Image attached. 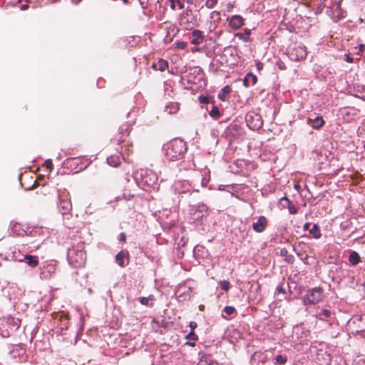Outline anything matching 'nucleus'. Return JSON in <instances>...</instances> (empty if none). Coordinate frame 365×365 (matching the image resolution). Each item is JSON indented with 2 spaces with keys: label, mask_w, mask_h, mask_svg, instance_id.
<instances>
[{
  "label": "nucleus",
  "mask_w": 365,
  "mask_h": 365,
  "mask_svg": "<svg viewBox=\"0 0 365 365\" xmlns=\"http://www.w3.org/2000/svg\"><path fill=\"white\" fill-rule=\"evenodd\" d=\"M165 158L170 161L181 159L187 151V145L180 138H175L163 146Z\"/></svg>",
  "instance_id": "obj_1"
},
{
  "label": "nucleus",
  "mask_w": 365,
  "mask_h": 365,
  "mask_svg": "<svg viewBox=\"0 0 365 365\" xmlns=\"http://www.w3.org/2000/svg\"><path fill=\"white\" fill-rule=\"evenodd\" d=\"M234 8V4L232 3H228L227 5H226V11L227 12H231L232 11Z\"/></svg>",
  "instance_id": "obj_54"
},
{
  "label": "nucleus",
  "mask_w": 365,
  "mask_h": 365,
  "mask_svg": "<svg viewBox=\"0 0 365 365\" xmlns=\"http://www.w3.org/2000/svg\"><path fill=\"white\" fill-rule=\"evenodd\" d=\"M220 288L224 291H228L230 289V282L228 281H220Z\"/></svg>",
  "instance_id": "obj_45"
},
{
  "label": "nucleus",
  "mask_w": 365,
  "mask_h": 365,
  "mask_svg": "<svg viewBox=\"0 0 365 365\" xmlns=\"http://www.w3.org/2000/svg\"><path fill=\"white\" fill-rule=\"evenodd\" d=\"M24 351H25L21 346L19 344L11 345V349L9 351V355L13 359H16L17 357L23 355Z\"/></svg>",
  "instance_id": "obj_17"
},
{
  "label": "nucleus",
  "mask_w": 365,
  "mask_h": 365,
  "mask_svg": "<svg viewBox=\"0 0 365 365\" xmlns=\"http://www.w3.org/2000/svg\"><path fill=\"white\" fill-rule=\"evenodd\" d=\"M202 250H204V247L202 246H200V245H197L195 247L194 250H193V253L194 255L196 256V257H198L199 256V254L198 252L200 251H201Z\"/></svg>",
  "instance_id": "obj_49"
},
{
  "label": "nucleus",
  "mask_w": 365,
  "mask_h": 365,
  "mask_svg": "<svg viewBox=\"0 0 365 365\" xmlns=\"http://www.w3.org/2000/svg\"><path fill=\"white\" fill-rule=\"evenodd\" d=\"M247 126L252 130H258L263 125L262 117L255 112H248L245 115Z\"/></svg>",
  "instance_id": "obj_7"
},
{
  "label": "nucleus",
  "mask_w": 365,
  "mask_h": 365,
  "mask_svg": "<svg viewBox=\"0 0 365 365\" xmlns=\"http://www.w3.org/2000/svg\"><path fill=\"white\" fill-rule=\"evenodd\" d=\"M324 7V5H323V4H320L318 5V7H317V13H322V11H323V9Z\"/></svg>",
  "instance_id": "obj_59"
},
{
  "label": "nucleus",
  "mask_w": 365,
  "mask_h": 365,
  "mask_svg": "<svg viewBox=\"0 0 365 365\" xmlns=\"http://www.w3.org/2000/svg\"><path fill=\"white\" fill-rule=\"evenodd\" d=\"M25 226H22L21 225H14L13 227H12V230L14 232L19 234V235H22L24 233H26V231L24 230L23 227H24Z\"/></svg>",
  "instance_id": "obj_42"
},
{
  "label": "nucleus",
  "mask_w": 365,
  "mask_h": 365,
  "mask_svg": "<svg viewBox=\"0 0 365 365\" xmlns=\"http://www.w3.org/2000/svg\"><path fill=\"white\" fill-rule=\"evenodd\" d=\"M257 81V77L255 74L249 73L245 76L243 84L245 87H249L251 85L254 86Z\"/></svg>",
  "instance_id": "obj_21"
},
{
  "label": "nucleus",
  "mask_w": 365,
  "mask_h": 365,
  "mask_svg": "<svg viewBox=\"0 0 365 365\" xmlns=\"http://www.w3.org/2000/svg\"><path fill=\"white\" fill-rule=\"evenodd\" d=\"M209 114L215 120L218 119L221 116L219 108L215 105H212L211 110L209 111Z\"/></svg>",
  "instance_id": "obj_35"
},
{
  "label": "nucleus",
  "mask_w": 365,
  "mask_h": 365,
  "mask_svg": "<svg viewBox=\"0 0 365 365\" xmlns=\"http://www.w3.org/2000/svg\"><path fill=\"white\" fill-rule=\"evenodd\" d=\"M175 45L178 48L185 49L187 46V43L185 41H176Z\"/></svg>",
  "instance_id": "obj_46"
},
{
  "label": "nucleus",
  "mask_w": 365,
  "mask_h": 365,
  "mask_svg": "<svg viewBox=\"0 0 365 365\" xmlns=\"http://www.w3.org/2000/svg\"><path fill=\"white\" fill-rule=\"evenodd\" d=\"M208 215V207L204 205L200 204L193 206L191 210L190 216L191 220L197 225H202L207 220Z\"/></svg>",
  "instance_id": "obj_4"
},
{
  "label": "nucleus",
  "mask_w": 365,
  "mask_h": 365,
  "mask_svg": "<svg viewBox=\"0 0 365 365\" xmlns=\"http://www.w3.org/2000/svg\"><path fill=\"white\" fill-rule=\"evenodd\" d=\"M230 90L231 89H230V86H225L220 91V93L218 94V98L220 100L224 101L226 96L228 95V93L230 92Z\"/></svg>",
  "instance_id": "obj_37"
},
{
  "label": "nucleus",
  "mask_w": 365,
  "mask_h": 365,
  "mask_svg": "<svg viewBox=\"0 0 365 365\" xmlns=\"http://www.w3.org/2000/svg\"><path fill=\"white\" fill-rule=\"evenodd\" d=\"M336 12H339V11H341V15H336V20H339V19H343L345 17V12L343 11V9H341V7L340 6L339 8H336Z\"/></svg>",
  "instance_id": "obj_48"
},
{
  "label": "nucleus",
  "mask_w": 365,
  "mask_h": 365,
  "mask_svg": "<svg viewBox=\"0 0 365 365\" xmlns=\"http://www.w3.org/2000/svg\"><path fill=\"white\" fill-rule=\"evenodd\" d=\"M312 351L316 349V361L319 365H328L331 361L330 354L323 349H317L313 346Z\"/></svg>",
  "instance_id": "obj_10"
},
{
  "label": "nucleus",
  "mask_w": 365,
  "mask_h": 365,
  "mask_svg": "<svg viewBox=\"0 0 365 365\" xmlns=\"http://www.w3.org/2000/svg\"><path fill=\"white\" fill-rule=\"evenodd\" d=\"M58 209L62 215H66L70 213L72 210V204L71 200L67 198L66 196L59 197Z\"/></svg>",
  "instance_id": "obj_11"
},
{
  "label": "nucleus",
  "mask_w": 365,
  "mask_h": 365,
  "mask_svg": "<svg viewBox=\"0 0 365 365\" xmlns=\"http://www.w3.org/2000/svg\"><path fill=\"white\" fill-rule=\"evenodd\" d=\"M267 223L268 222L267 218L264 216L262 215L259 217L257 222H253L252 229L254 230L255 232L257 233L262 232L263 231L265 230L267 226Z\"/></svg>",
  "instance_id": "obj_16"
},
{
  "label": "nucleus",
  "mask_w": 365,
  "mask_h": 365,
  "mask_svg": "<svg viewBox=\"0 0 365 365\" xmlns=\"http://www.w3.org/2000/svg\"><path fill=\"white\" fill-rule=\"evenodd\" d=\"M195 167V165L192 160H183L180 163L179 165V169L181 170H192Z\"/></svg>",
  "instance_id": "obj_24"
},
{
  "label": "nucleus",
  "mask_w": 365,
  "mask_h": 365,
  "mask_svg": "<svg viewBox=\"0 0 365 365\" xmlns=\"http://www.w3.org/2000/svg\"><path fill=\"white\" fill-rule=\"evenodd\" d=\"M361 257L359 253L356 251H351L349 261L351 265H356L360 262Z\"/></svg>",
  "instance_id": "obj_26"
},
{
  "label": "nucleus",
  "mask_w": 365,
  "mask_h": 365,
  "mask_svg": "<svg viewBox=\"0 0 365 365\" xmlns=\"http://www.w3.org/2000/svg\"><path fill=\"white\" fill-rule=\"evenodd\" d=\"M200 359L207 361V364H206V365H219L217 361L211 359L208 356H204V357L201 358Z\"/></svg>",
  "instance_id": "obj_47"
},
{
  "label": "nucleus",
  "mask_w": 365,
  "mask_h": 365,
  "mask_svg": "<svg viewBox=\"0 0 365 365\" xmlns=\"http://www.w3.org/2000/svg\"><path fill=\"white\" fill-rule=\"evenodd\" d=\"M217 3L218 0H206L205 5L207 9H211L215 8Z\"/></svg>",
  "instance_id": "obj_44"
},
{
  "label": "nucleus",
  "mask_w": 365,
  "mask_h": 365,
  "mask_svg": "<svg viewBox=\"0 0 365 365\" xmlns=\"http://www.w3.org/2000/svg\"><path fill=\"white\" fill-rule=\"evenodd\" d=\"M223 312H225L226 315L229 316L236 313V309L232 306H226L223 309Z\"/></svg>",
  "instance_id": "obj_43"
},
{
  "label": "nucleus",
  "mask_w": 365,
  "mask_h": 365,
  "mask_svg": "<svg viewBox=\"0 0 365 365\" xmlns=\"http://www.w3.org/2000/svg\"><path fill=\"white\" fill-rule=\"evenodd\" d=\"M346 61L349 63H352L354 61V58L349 55H346Z\"/></svg>",
  "instance_id": "obj_61"
},
{
  "label": "nucleus",
  "mask_w": 365,
  "mask_h": 365,
  "mask_svg": "<svg viewBox=\"0 0 365 365\" xmlns=\"http://www.w3.org/2000/svg\"><path fill=\"white\" fill-rule=\"evenodd\" d=\"M179 104L175 102H171L165 106L164 111L168 114H175L179 110Z\"/></svg>",
  "instance_id": "obj_23"
},
{
  "label": "nucleus",
  "mask_w": 365,
  "mask_h": 365,
  "mask_svg": "<svg viewBox=\"0 0 365 365\" xmlns=\"http://www.w3.org/2000/svg\"><path fill=\"white\" fill-rule=\"evenodd\" d=\"M107 163L110 166L117 167L120 163V158L117 155H111L107 158Z\"/></svg>",
  "instance_id": "obj_33"
},
{
  "label": "nucleus",
  "mask_w": 365,
  "mask_h": 365,
  "mask_svg": "<svg viewBox=\"0 0 365 365\" xmlns=\"http://www.w3.org/2000/svg\"><path fill=\"white\" fill-rule=\"evenodd\" d=\"M47 171L49 170L51 171V170L52 169V166H53V163H52V160H50V159H47Z\"/></svg>",
  "instance_id": "obj_57"
},
{
  "label": "nucleus",
  "mask_w": 365,
  "mask_h": 365,
  "mask_svg": "<svg viewBox=\"0 0 365 365\" xmlns=\"http://www.w3.org/2000/svg\"><path fill=\"white\" fill-rule=\"evenodd\" d=\"M350 93L355 97L365 101V86L358 83L353 84Z\"/></svg>",
  "instance_id": "obj_15"
},
{
  "label": "nucleus",
  "mask_w": 365,
  "mask_h": 365,
  "mask_svg": "<svg viewBox=\"0 0 365 365\" xmlns=\"http://www.w3.org/2000/svg\"><path fill=\"white\" fill-rule=\"evenodd\" d=\"M286 291H285V289L283 287L282 285H278L276 288V294H285Z\"/></svg>",
  "instance_id": "obj_51"
},
{
  "label": "nucleus",
  "mask_w": 365,
  "mask_h": 365,
  "mask_svg": "<svg viewBox=\"0 0 365 365\" xmlns=\"http://www.w3.org/2000/svg\"><path fill=\"white\" fill-rule=\"evenodd\" d=\"M309 232L314 239H319L322 237L320 227L317 224H314L312 227L309 230Z\"/></svg>",
  "instance_id": "obj_28"
},
{
  "label": "nucleus",
  "mask_w": 365,
  "mask_h": 365,
  "mask_svg": "<svg viewBox=\"0 0 365 365\" xmlns=\"http://www.w3.org/2000/svg\"><path fill=\"white\" fill-rule=\"evenodd\" d=\"M199 101L201 103H204V104H207V103H214V101L212 99V98L211 96H200L199 98Z\"/></svg>",
  "instance_id": "obj_40"
},
{
  "label": "nucleus",
  "mask_w": 365,
  "mask_h": 365,
  "mask_svg": "<svg viewBox=\"0 0 365 365\" xmlns=\"http://www.w3.org/2000/svg\"><path fill=\"white\" fill-rule=\"evenodd\" d=\"M280 255L284 257V259L288 263H293L294 261V257L292 255L289 254L288 250L286 248L280 250Z\"/></svg>",
  "instance_id": "obj_29"
},
{
  "label": "nucleus",
  "mask_w": 365,
  "mask_h": 365,
  "mask_svg": "<svg viewBox=\"0 0 365 365\" xmlns=\"http://www.w3.org/2000/svg\"><path fill=\"white\" fill-rule=\"evenodd\" d=\"M348 324L352 331L361 333L365 336V315L354 316Z\"/></svg>",
  "instance_id": "obj_6"
},
{
  "label": "nucleus",
  "mask_w": 365,
  "mask_h": 365,
  "mask_svg": "<svg viewBox=\"0 0 365 365\" xmlns=\"http://www.w3.org/2000/svg\"><path fill=\"white\" fill-rule=\"evenodd\" d=\"M29 8V6L27 4H23L21 6L20 9L22 11L26 10Z\"/></svg>",
  "instance_id": "obj_64"
},
{
  "label": "nucleus",
  "mask_w": 365,
  "mask_h": 365,
  "mask_svg": "<svg viewBox=\"0 0 365 365\" xmlns=\"http://www.w3.org/2000/svg\"><path fill=\"white\" fill-rule=\"evenodd\" d=\"M119 240L120 242H125L126 240V235L124 232H121L119 236Z\"/></svg>",
  "instance_id": "obj_58"
},
{
  "label": "nucleus",
  "mask_w": 365,
  "mask_h": 365,
  "mask_svg": "<svg viewBox=\"0 0 365 365\" xmlns=\"http://www.w3.org/2000/svg\"><path fill=\"white\" fill-rule=\"evenodd\" d=\"M169 1L170 2V8L173 10L175 9L176 6L178 7V9L184 8V4L180 0H169Z\"/></svg>",
  "instance_id": "obj_38"
},
{
  "label": "nucleus",
  "mask_w": 365,
  "mask_h": 365,
  "mask_svg": "<svg viewBox=\"0 0 365 365\" xmlns=\"http://www.w3.org/2000/svg\"><path fill=\"white\" fill-rule=\"evenodd\" d=\"M128 256V252L126 250H121L115 255V262L121 267L125 266V258Z\"/></svg>",
  "instance_id": "obj_22"
},
{
  "label": "nucleus",
  "mask_w": 365,
  "mask_h": 365,
  "mask_svg": "<svg viewBox=\"0 0 365 365\" xmlns=\"http://www.w3.org/2000/svg\"><path fill=\"white\" fill-rule=\"evenodd\" d=\"M83 249V243L80 245L77 248L68 249L67 259L71 265L74 267H81L84 265L86 260V255Z\"/></svg>",
  "instance_id": "obj_2"
},
{
  "label": "nucleus",
  "mask_w": 365,
  "mask_h": 365,
  "mask_svg": "<svg viewBox=\"0 0 365 365\" xmlns=\"http://www.w3.org/2000/svg\"><path fill=\"white\" fill-rule=\"evenodd\" d=\"M310 223L309 222H306L304 225V230H309V226H310Z\"/></svg>",
  "instance_id": "obj_62"
},
{
  "label": "nucleus",
  "mask_w": 365,
  "mask_h": 365,
  "mask_svg": "<svg viewBox=\"0 0 365 365\" xmlns=\"http://www.w3.org/2000/svg\"><path fill=\"white\" fill-rule=\"evenodd\" d=\"M228 26L232 29L237 30L245 24V19L240 15H233L227 18Z\"/></svg>",
  "instance_id": "obj_12"
},
{
  "label": "nucleus",
  "mask_w": 365,
  "mask_h": 365,
  "mask_svg": "<svg viewBox=\"0 0 365 365\" xmlns=\"http://www.w3.org/2000/svg\"><path fill=\"white\" fill-rule=\"evenodd\" d=\"M282 200H286L287 202V208L289 210V212L292 215L297 214L298 212V207H296L292 201H290L287 197H283L281 199Z\"/></svg>",
  "instance_id": "obj_32"
},
{
  "label": "nucleus",
  "mask_w": 365,
  "mask_h": 365,
  "mask_svg": "<svg viewBox=\"0 0 365 365\" xmlns=\"http://www.w3.org/2000/svg\"><path fill=\"white\" fill-rule=\"evenodd\" d=\"M140 303L142 305L153 308L154 307L153 302L155 300V297L153 294H150L148 297H142L138 299Z\"/></svg>",
  "instance_id": "obj_20"
},
{
  "label": "nucleus",
  "mask_w": 365,
  "mask_h": 365,
  "mask_svg": "<svg viewBox=\"0 0 365 365\" xmlns=\"http://www.w3.org/2000/svg\"><path fill=\"white\" fill-rule=\"evenodd\" d=\"M251 34V30L245 29L243 33H237L235 36L244 42L250 41V36Z\"/></svg>",
  "instance_id": "obj_27"
},
{
  "label": "nucleus",
  "mask_w": 365,
  "mask_h": 365,
  "mask_svg": "<svg viewBox=\"0 0 365 365\" xmlns=\"http://www.w3.org/2000/svg\"><path fill=\"white\" fill-rule=\"evenodd\" d=\"M324 123V120L321 116H317L313 121L312 128L314 129H319Z\"/></svg>",
  "instance_id": "obj_36"
},
{
  "label": "nucleus",
  "mask_w": 365,
  "mask_h": 365,
  "mask_svg": "<svg viewBox=\"0 0 365 365\" xmlns=\"http://www.w3.org/2000/svg\"><path fill=\"white\" fill-rule=\"evenodd\" d=\"M21 321L12 317L0 319V335L4 338L11 336L20 327Z\"/></svg>",
  "instance_id": "obj_3"
},
{
  "label": "nucleus",
  "mask_w": 365,
  "mask_h": 365,
  "mask_svg": "<svg viewBox=\"0 0 365 365\" xmlns=\"http://www.w3.org/2000/svg\"><path fill=\"white\" fill-rule=\"evenodd\" d=\"M168 66L167 61L159 58L157 61H154L152 64V68L155 71H164Z\"/></svg>",
  "instance_id": "obj_19"
},
{
  "label": "nucleus",
  "mask_w": 365,
  "mask_h": 365,
  "mask_svg": "<svg viewBox=\"0 0 365 365\" xmlns=\"http://www.w3.org/2000/svg\"><path fill=\"white\" fill-rule=\"evenodd\" d=\"M206 364H207V361L200 359L197 365H206Z\"/></svg>",
  "instance_id": "obj_63"
},
{
  "label": "nucleus",
  "mask_w": 365,
  "mask_h": 365,
  "mask_svg": "<svg viewBox=\"0 0 365 365\" xmlns=\"http://www.w3.org/2000/svg\"><path fill=\"white\" fill-rule=\"evenodd\" d=\"M57 264V261L54 259L47 262V273H49L50 274L55 273Z\"/></svg>",
  "instance_id": "obj_34"
},
{
  "label": "nucleus",
  "mask_w": 365,
  "mask_h": 365,
  "mask_svg": "<svg viewBox=\"0 0 365 365\" xmlns=\"http://www.w3.org/2000/svg\"><path fill=\"white\" fill-rule=\"evenodd\" d=\"M120 133L122 134L120 137L121 140H124L123 138L124 136H127L129 135L131 130V125L128 123L123 124L119 128Z\"/></svg>",
  "instance_id": "obj_30"
},
{
  "label": "nucleus",
  "mask_w": 365,
  "mask_h": 365,
  "mask_svg": "<svg viewBox=\"0 0 365 365\" xmlns=\"http://www.w3.org/2000/svg\"><path fill=\"white\" fill-rule=\"evenodd\" d=\"M192 38L190 42L194 45H200L205 39V36L202 35V31L198 29H195L192 31Z\"/></svg>",
  "instance_id": "obj_18"
},
{
  "label": "nucleus",
  "mask_w": 365,
  "mask_h": 365,
  "mask_svg": "<svg viewBox=\"0 0 365 365\" xmlns=\"http://www.w3.org/2000/svg\"><path fill=\"white\" fill-rule=\"evenodd\" d=\"M187 78L189 82H195V79L197 78L198 81L202 79L203 77V71L202 68L199 66H195L190 68L187 70Z\"/></svg>",
  "instance_id": "obj_13"
},
{
  "label": "nucleus",
  "mask_w": 365,
  "mask_h": 365,
  "mask_svg": "<svg viewBox=\"0 0 365 365\" xmlns=\"http://www.w3.org/2000/svg\"><path fill=\"white\" fill-rule=\"evenodd\" d=\"M68 321L67 317H63L61 324H59L58 333L68 329Z\"/></svg>",
  "instance_id": "obj_41"
},
{
  "label": "nucleus",
  "mask_w": 365,
  "mask_h": 365,
  "mask_svg": "<svg viewBox=\"0 0 365 365\" xmlns=\"http://www.w3.org/2000/svg\"><path fill=\"white\" fill-rule=\"evenodd\" d=\"M275 361L277 364L284 365L287 361V357L285 355L279 354L275 357Z\"/></svg>",
  "instance_id": "obj_39"
},
{
  "label": "nucleus",
  "mask_w": 365,
  "mask_h": 365,
  "mask_svg": "<svg viewBox=\"0 0 365 365\" xmlns=\"http://www.w3.org/2000/svg\"><path fill=\"white\" fill-rule=\"evenodd\" d=\"M173 189L175 192L181 195V194H187L190 193L192 191L198 192V190L195 189L188 180H177L173 184Z\"/></svg>",
  "instance_id": "obj_9"
},
{
  "label": "nucleus",
  "mask_w": 365,
  "mask_h": 365,
  "mask_svg": "<svg viewBox=\"0 0 365 365\" xmlns=\"http://www.w3.org/2000/svg\"><path fill=\"white\" fill-rule=\"evenodd\" d=\"M240 128L237 125H231L228 127V130L230 133H232L233 131L237 132Z\"/></svg>",
  "instance_id": "obj_52"
},
{
  "label": "nucleus",
  "mask_w": 365,
  "mask_h": 365,
  "mask_svg": "<svg viewBox=\"0 0 365 365\" xmlns=\"http://www.w3.org/2000/svg\"><path fill=\"white\" fill-rule=\"evenodd\" d=\"M187 339H190L191 340H197V336L195 334L194 331H191L186 336Z\"/></svg>",
  "instance_id": "obj_50"
},
{
  "label": "nucleus",
  "mask_w": 365,
  "mask_h": 365,
  "mask_svg": "<svg viewBox=\"0 0 365 365\" xmlns=\"http://www.w3.org/2000/svg\"><path fill=\"white\" fill-rule=\"evenodd\" d=\"M36 347L39 350H43V342L42 341H36L35 343Z\"/></svg>",
  "instance_id": "obj_53"
},
{
  "label": "nucleus",
  "mask_w": 365,
  "mask_h": 365,
  "mask_svg": "<svg viewBox=\"0 0 365 365\" xmlns=\"http://www.w3.org/2000/svg\"><path fill=\"white\" fill-rule=\"evenodd\" d=\"M331 312L329 309H322L320 312H317L316 314V317L319 320H324L326 319H329L331 317Z\"/></svg>",
  "instance_id": "obj_25"
},
{
  "label": "nucleus",
  "mask_w": 365,
  "mask_h": 365,
  "mask_svg": "<svg viewBox=\"0 0 365 365\" xmlns=\"http://www.w3.org/2000/svg\"><path fill=\"white\" fill-rule=\"evenodd\" d=\"M365 50V45L364 44H360L359 46V52L363 53Z\"/></svg>",
  "instance_id": "obj_60"
},
{
  "label": "nucleus",
  "mask_w": 365,
  "mask_h": 365,
  "mask_svg": "<svg viewBox=\"0 0 365 365\" xmlns=\"http://www.w3.org/2000/svg\"><path fill=\"white\" fill-rule=\"evenodd\" d=\"M51 317V319H49V323L52 327L51 329L53 331L56 330L55 332L58 333L59 324H61L65 316L62 313L54 312Z\"/></svg>",
  "instance_id": "obj_14"
},
{
  "label": "nucleus",
  "mask_w": 365,
  "mask_h": 365,
  "mask_svg": "<svg viewBox=\"0 0 365 365\" xmlns=\"http://www.w3.org/2000/svg\"><path fill=\"white\" fill-rule=\"evenodd\" d=\"M288 56L292 61H301L307 56L306 47L303 45H294L288 51Z\"/></svg>",
  "instance_id": "obj_8"
},
{
  "label": "nucleus",
  "mask_w": 365,
  "mask_h": 365,
  "mask_svg": "<svg viewBox=\"0 0 365 365\" xmlns=\"http://www.w3.org/2000/svg\"><path fill=\"white\" fill-rule=\"evenodd\" d=\"M189 327L191 329V331H194V330L197 328V324L195 322H190Z\"/></svg>",
  "instance_id": "obj_56"
},
{
  "label": "nucleus",
  "mask_w": 365,
  "mask_h": 365,
  "mask_svg": "<svg viewBox=\"0 0 365 365\" xmlns=\"http://www.w3.org/2000/svg\"><path fill=\"white\" fill-rule=\"evenodd\" d=\"M209 180H210V178H207L206 177H204L201 180V185L202 187H205L207 185Z\"/></svg>",
  "instance_id": "obj_55"
},
{
  "label": "nucleus",
  "mask_w": 365,
  "mask_h": 365,
  "mask_svg": "<svg viewBox=\"0 0 365 365\" xmlns=\"http://www.w3.org/2000/svg\"><path fill=\"white\" fill-rule=\"evenodd\" d=\"M25 262L31 267H36L38 264V257L31 255H26L24 257Z\"/></svg>",
  "instance_id": "obj_31"
},
{
  "label": "nucleus",
  "mask_w": 365,
  "mask_h": 365,
  "mask_svg": "<svg viewBox=\"0 0 365 365\" xmlns=\"http://www.w3.org/2000/svg\"><path fill=\"white\" fill-rule=\"evenodd\" d=\"M323 289L321 287L309 289L302 297L304 305L318 304L323 298Z\"/></svg>",
  "instance_id": "obj_5"
}]
</instances>
